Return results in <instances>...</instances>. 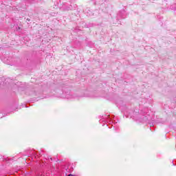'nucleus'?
<instances>
[{
	"label": "nucleus",
	"instance_id": "obj_1",
	"mask_svg": "<svg viewBox=\"0 0 176 176\" xmlns=\"http://www.w3.org/2000/svg\"><path fill=\"white\" fill-rule=\"evenodd\" d=\"M67 176H74V175H72V174H69Z\"/></svg>",
	"mask_w": 176,
	"mask_h": 176
},
{
	"label": "nucleus",
	"instance_id": "obj_2",
	"mask_svg": "<svg viewBox=\"0 0 176 176\" xmlns=\"http://www.w3.org/2000/svg\"><path fill=\"white\" fill-rule=\"evenodd\" d=\"M32 155H36L35 153H32Z\"/></svg>",
	"mask_w": 176,
	"mask_h": 176
}]
</instances>
